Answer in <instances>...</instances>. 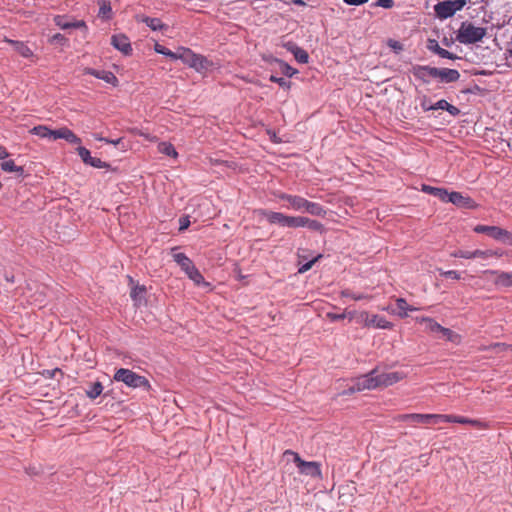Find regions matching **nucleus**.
Instances as JSON below:
<instances>
[{
    "mask_svg": "<svg viewBox=\"0 0 512 512\" xmlns=\"http://www.w3.org/2000/svg\"><path fill=\"white\" fill-rule=\"evenodd\" d=\"M428 419L426 421V424H439L442 422H448L449 421V415H442V414H426Z\"/></svg>",
    "mask_w": 512,
    "mask_h": 512,
    "instance_id": "f704fd0d",
    "label": "nucleus"
},
{
    "mask_svg": "<svg viewBox=\"0 0 512 512\" xmlns=\"http://www.w3.org/2000/svg\"><path fill=\"white\" fill-rule=\"evenodd\" d=\"M440 274L444 276L445 278H451L458 280L461 278V275L458 271L455 270H448V271H441Z\"/></svg>",
    "mask_w": 512,
    "mask_h": 512,
    "instance_id": "8fccbe9b",
    "label": "nucleus"
},
{
    "mask_svg": "<svg viewBox=\"0 0 512 512\" xmlns=\"http://www.w3.org/2000/svg\"><path fill=\"white\" fill-rule=\"evenodd\" d=\"M476 233H484L504 244L512 245V233L498 226L477 225L474 227Z\"/></svg>",
    "mask_w": 512,
    "mask_h": 512,
    "instance_id": "0eeeda50",
    "label": "nucleus"
},
{
    "mask_svg": "<svg viewBox=\"0 0 512 512\" xmlns=\"http://www.w3.org/2000/svg\"><path fill=\"white\" fill-rule=\"evenodd\" d=\"M449 195H450V192H448L447 190H445L443 188H438L436 190V193H435L434 196L438 197L443 202H448L449 201Z\"/></svg>",
    "mask_w": 512,
    "mask_h": 512,
    "instance_id": "49530a36",
    "label": "nucleus"
},
{
    "mask_svg": "<svg viewBox=\"0 0 512 512\" xmlns=\"http://www.w3.org/2000/svg\"><path fill=\"white\" fill-rule=\"evenodd\" d=\"M67 129H68L67 127H62L57 130H51V138L50 139H52V140L64 139Z\"/></svg>",
    "mask_w": 512,
    "mask_h": 512,
    "instance_id": "37998d69",
    "label": "nucleus"
},
{
    "mask_svg": "<svg viewBox=\"0 0 512 512\" xmlns=\"http://www.w3.org/2000/svg\"><path fill=\"white\" fill-rule=\"evenodd\" d=\"M437 189H438L437 187H432V186H427V185H423V188H422V190L424 192H427L431 195H435Z\"/></svg>",
    "mask_w": 512,
    "mask_h": 512,
    "instance_id": "69168bd1",
    "label": "nucleus"
},
{
    "mask_svg": "<svg viewBox=\"0 0 512 512\" xmlns=\"http://www.w3.org/2000/svg\"><path fill=\"white\" fill-rule=\"evenodd\" d=\"M378 388L379 387H388L403 379L404 375L401 372H385L379 374L376 373Z\"/></svg>",
    "mask_w": 512,
    "mask_h": 512,
    "instance_id": "f8f14e48",
    "label": "nucleus"
},
{
    "mask_svg": "<svg viewBox=\"0 0 512 512\" xmlns=\"http://www.w3.org/2000/svg\"><path fill=\"white\" fill-rule=\"evenodd\" d=\"M388 45L391 49H393L395 52H400L403 50V45L399 41L396 40H389Z\"/></svg>",
    "mask_w": 512,
    "mask_h": 512,
    "instance_id": "5fc2aeb1",
    "label": "nucleus"
},
{
    "mask_svg": "<svg viewBox=\"0 0 512 512\" xmlns=\"http://www.w3.org/2000/svg\"><path fill=\"white\" fill-rule=\"evenodd\" d=\"M9 156V153L7 152V150L0 146V159L3 160L5 158H7Z\"/></svg>",
    "mask_w": 512,
    "mask_h": 512,
    "instance_id": "774afa93",
    "label": "nucleus"
},
{
    "mask_svg": "<svg viewBox=\"0 0 512 512\" xmlns=\"http://www.w3.org/2000/svg\"><path fill=\"white\" fill-rule=\"evenodd\" d=\"M190 225V220L189 218L186 216V217H181L179 219V230L180 231H184L185 229H187Z\"/></svg>",
    "mask_w": 512,
    "mask_h": 512,
    "instance_id": "4d7b16f0",
    "label": "nucleus"
},
{
    "mask_svg": "<svg viewBox=\"0 0 512 512\" xmlns=\"http://www.w3.org/2000/svg\"><path fill=\"white\" fill-rule=\"evenodd\" d=\"M84 72L86 74L93 75L94 77L104 80L106 83L112 84L116 86L118 84L117 77L110 71L104 70H95L93 68H85Z\"/></svg>",
    "mask_w": 512,
    "mask_h": 512,
    "instance_id": "2eb2a0df",
    "label": "nucleus"
},
{
    "mask_svg": "<svg viewBox=\"0 0 512 512\" xmlns=\"http://www.w3.org/2000/svg\"><path fill=\"white\" fill-rule=\"evenodd\" d=\"M465 4V0L442 1L434 6V11L438 18L447 19L452 17L457 11L462 10Z\"/></svg>",
    "mask_w": 512,
    "mask_h": 512,
    "instance_id": "39448f33",
    "label": "nucleus"
},
{
    "mask_svg": "<svg viewBox=\"0 0 512 512\" xmlns=\"http://www.w3.org/2000/svg\"><path fill=\"white\" fill-rule=\"evenodd\" d=\"M448 422H455V423H460V424H469V425H472V426H475V427H481L482 426L481 422L478 421V420H473V419H469V418H466V417L454 416V415H449V421Z\"/></svg>",
    "mask_w": 512,
    "mask_h": 512,
    "instance_id": "cd10ccee",
    "label": "nucleus"
},
{
    "mask_svg": "<svg viewBox=\"0 0 512 512\" xmlns=\"http://www.w3.org/2000/svg\"><path fill=\"white\" fill-rule=\"evenodd\" d=\"M400 419L413 424H426L428 417L426 414H404Z\"/></svg>",
    "mask_w": 512,
    "mask_h": 512,
    "instance_id": "393cba45",
    "label": "nucleus"
},
{
    "mask_svg": "<svg viewBox=\"0 0 512 512\" xmlns=\"http://www.w3.org/2000/svg\"><path fill=\"white\" fill-rule=\"evenodd\" d=\"M260 214L270 224H278L282 227L296 228L298 216H289L281 212H274L270 210H260Z\"/></svg>",
    "mask_w": 512,
    "mask_h": 512,
    "instance_id": "423d86ee",
    "label": "nucleus"
},
{
    "mask_svg": "<svg viewBox=\"0 0 512 512\" xmlns=\"http://www.w3.org/2000/svg\"><path fill=\"white\" fill-rule=\"evenodd\" d=\"M486 35V28L477 27L469 22H463L458 30L456 39L462 44H474Z\"/></svg>",
    "mask_w": 512,
    "mask_h": 512,
    "instance_id": "f03ea898",
    "label": "nucleus"
},
{
    "mask_svg": "<svg viewBox=\"0 0 512 512\" xmlns=\"http://www.w3.org/2000/svg\"><path fill=\"white\" fill-rule=\"evenodd\" d=\"M343 2L345 4L351 5V6H359V5H363L366 2H368V0H343Z\"/></svg>",
    "mask_w": 512,
    "mask_h": 512,
    "instance_id": "bf43d9fd",
    "label": "nucleus"
},
{
    "mask_svg": "<svg viewBox=\"0 0 512 512\" xmlns=\"http://www.w3.org/2000/svg\"><path fill=\"white\" fill-rule=\"evenodd\" d=\"M451 256L455 258L472 259V251L456 250L451 253Z\"/></svg>",
    "mask_w": 512,
    "mask_h": 512,
    "instance_id": "79ce46f5",
    "label": "nucleus"
},
{
    "mask_svg": "<svg viewBox=\"0 0 512 512\" xmlns=\"http://www.w3.org/2000/svg\"><path fill=\"white\" fill-rule=\"evenodd\" d=\"M437 48H441L438 45L437 41L436 40H430L429 41V45H428V49L436 54Z\"/></svg>",
    "mask_w": 512,
    "mask_h": 512,
    "instance_id": "e2e57ef3",
    "label": "nucleus"
},
{
    "mask_svg": "<svg viewBox=\"0 0 512 512\" xmlns=\"http://www.w3.org/2000/svg\"><path fill=\"white\" fill-rule=\"evenodd\" d=\"M77 151H78L80 158L82 159V161L85 164H88V165H90L92 167H96V168L104 167L105 163L102 162L99 158L92 157L90 154V151L88 149H86L85 147L80 146V147H78Z\"/></svg>",
    "mask_w": 512,
    "mask_h": 512,
    "instance_id": "f3484780",
    "label": "nucleus"
},
{
    "mask_svg": "<svg viewBox=\"0 0 512 512\" xmlns=\"http://www.w3.org/2000/svg\"><path fill=\"white\" fill-rule=\"evenodd\" d=\"M50 42L52 44H60V45H64L66 42H67V39L65 38L64 35L60 34V33H57L55 35H53L50 39Z\"/></svg>",
    "mask_w": 512,
    "mask_h": 512,
    "instance_id": "09e8293b",
    "label": "nucleus"
},
{
    "mask_svg": "<svg viewBox=\"0 0 512 512\" xmlns=\"http://www.w3.org/2000/svg\"><path fill=\"white\" fill-rule=\"evenodd\" d=\"M1 168L5 172H16V173H23V168L20 166H16L13 160L4 161L1 163Z\"/></svg>",
    "mask_w": 512,
    "mask_h": 512,
    "instance_id": "72a5a7b5",
    "label": "nucleus"
},
{
    "mask_svg": "<svg viewBox=\"0 0 512 512\" xmlns=\"http://www.w3.org/2000/svg\"><path fill=\"white\" fill-rule=\"evenodd\" d=\"M448 102L444 99H441L439 101H437L435 104H433V110H438V109H441V110H446L448 109Z\"/></svg>",
    "mask_w": 512,
    "mask_h": 512,
    "instance_id": "6e6d98bb",
    "label": "nucleus"
},
{
    "mask_svg": "<svg viewBox=\"0 0 512 512\" xmlns=\"http://www.w3.org/2000/svg\"><path fill=\"white\" fill-rule=\"evenodd\" d=\"M146 289L144 286L136 285L132 288L130 296L136 306H139L144 301Z\"/></svg>",
    "mask_w": 512,
    "mask_h": 512,
    "instance_id": "5701e85b",
    "label": "nucleus"
},
{
    "mask_svg": "<svg viewBox=\"0 0 512 512\" xmlns=\"http://www.w3.org/2000/svg\"><path fill=\"white\" fill-rule=\"evenodd\" d=\"M54 22L61 29L71 28V22L66 21L62 16H56Z\"/></svg>",
    "mask_w": 512,
    "mask_h": 512,
    "instance_id": "c03bdc74",
    "label": "nucleus"
},
{
    "mask_svg": "<svg viewBox=\"0 0 512 512\" xmlns=\"http://www.w3.org/2000/svg\"><path fill=\"white\" fill-rule=\"evenodd\" d=\"M327 317L329 319H331L332 321H338V320H342V319L346 318V314H343V313H341V314L328 313Z\"/></svg>",
    "mask_w": 512,
    "mask_h": 512,
    "instance_id": "13d9d810",
    "label": "nucleus"
},
{
    "mask_svg": "<svg viewBox=\"0 0 512 512\" xmlns=\"http://www.w3.org/2000/svg\"><path fill=\"white\" fill-rule=\"evenodd\" d=\"M321 258V255H318L317 257L313 258L311 261L303 264L300 268H299V273H305L306 271L310 270L313 266V264L315 262L318 261V259Z\"/></svg>",
    "mask_w": 512,
    "mask_h": 512,
    "instance_id": "de8ad7c7",
    "label": "nucleus"
},
{
    "mask_svg": "<svg viewBox=\"0 0 512 512\" xmlns=\"http://www.w3.org/2000/svg\"><path fill=\"white\" fill-rule=\"evenodd\" d=\"M30 132L40 138H51V129L44 125L35 126L30 130Z\"/></svg>",
    "mask_w": 512,
    "mask_h": 512,
    "instance_id": "2f4dec72",
    "label": "nucleus"
},
{
    "mask_svg": "<svg viewBox=\"0 0 512 512\" xmlns=\"http://www.w3.org/2000/svg\"><path fill=\"white\" fill-rule=\"evenodd\" d=\"M434 78L439 79L443 83H452L460 78V74L455 69L435 67Z\"/></svg>",
    "mask_w": 512,
    "mask_h": 512,
    "instance_id": "4468645a",
    "label": "nucleus"
},
{
    "mask_svg": "<svg viewBox=\"0 0 512 512\" xmlns=\"http://www.w3.org/2000/svg\"><path fill=\"white\" fill-rule=\"evenodd\" d=\"M417 308L410 306L407 304L406 300L403 298H398L396 300V310L393 312L400 317H406L408 311H415Z\"/></svg>",
    "mask_w": 512,
    "mask_h": 512,
    "instance_id": "4be33fe9",
    "label": "nucleus"
},
{
    "mask_svg": "<svg viewBox=\"0 0 512 512\" xmlns=\"http://www.w3.org/2000/svg\"><path fill=\"white\" fill-rule=\"evenodd\" d=\"M300 227H307L310 230L319 232H323L324 230L323 225L320 222L304 216H298L296 228Z\"/></svg>",
    "mask_w": 512,
    "mask_h": 512,
    "instance_id": "a211bd4d",
    "label": "nucleus"
},
{
    "mask_svg": "<svg viewBox=\"0 0 512 512\" xmlns=\"http://www.w3.org/2000/svg\"><path fill=\"white\" fill-rule=\"evenodd\" d=\"M493 348L496 349L497 351H504L506 349H511L512 350V345H506L504 343H495L493 345Z\"/></svg>",
    "mask_w": 512,
    "mask_h": 512,
    "instance_id": "052dcab7",
    "label": "nucleus"
},
{
    "mask_svg": "<svg viewBox=\"0 0 512 512\" xmlns=\"http://www.w3.org/2000/svg\"><path fill=\"white\" fill-rule=\"evenodd\" d=\"M142 21L154 31L167 28L158 18L144 17Z\"/></svg>",
    "mask_w": 512,
    "mask_h": 512,
    "instance_id": "c85d7f7f",
    "label": "nucleus"
},
{
    "mask_svg": "<svg viewBox=\"0 0 512 512\" xmlns=\"http://www.w3.org/2000/svg\"><path fill=\"white\" fill-rule=\"evenodd\" d=\"M307 213L313 215V216H324L326 214L325 209L316 202H307L306 211Z\"/></svg>",
    "mask_w": 512,
    "mask_h": 512,
    "instance_id": "a878e982",
    "label": "nucleus"
},
{
    "mask_svg": "<svg viewBox=\"0 0 512 512\" xmlns=\"http://www.w3.org/2000/svg\"><path fill=\"white\" fill-rule=\"evenodd\" d=\"M451 115L456 116L459 114V109L451 104H448V109H446Z\"/></svg>",
    "mask_w": 512,
    "mask_h": 512,
    "instance_id": "338daca9",
    "label": "nucleus"
},
{
    "mask_svg": "<svg viewBox=\"0 0 512 512\" xmlns=\"http://www.w3.org/2000/svg\"><path fill=\"white\" fill-rule=\"evenodd\" d=\"M173 259L185 273L191 270L194 266L193 262L184 253H174Z\"/></svg>",
    "mask_w": 512,
    "mask_h": 512,
    "instance_id": "412c9836",
    "label": "nucleus"
},
{
    "mask_svg": "<svg viewBox=\"0 0 512 512\" xmlns=\"http://www.w3.org/2000/svg\"><path fill=\"white\" fill-rule=\"evenodd\" d=\"M489 257H493V253L491 249L488 250H474L472 251V259L474 258H481V259H487Z\"/></svg>",
    "mask_w": 512,
    "mask_h": 512,
    "instance_id": "4c0bfd02",
    "label": "nucleus"
},
{
    "mask_svg": "<svg viewBox=\"0 0 512 512\" xmlns=\"http://www.w3.org/2000/svg\"><path fill=\"white\" fill-rule=\"evenodd\" d=\"M175 60H181L198 72L207 71L211 63L203 56L195 54L189 48L180 47L176 50Z\"/></svg>",
    "mask_w": 512,
    "mask_h": 512,
    "instance_id": "f257e3e1",
    "label": "nucleus"
},
{
    "mask_svg": "<svg viewBox=\"0 0 512 512\" xmlns=\"http://www.w3.org/2000/svg\"><path fill=\"white\" fill-rule=\"evenodd\" d=\"M99 15L103 18H109L111 12L110 2L108 0H99Z\"/></svg>",
    "mask_w": 512,
    "mask_h": 512,
    "instance_id": "c9c22d12",
    "label": "nucleus"
},
{
    "mask_svg": "<svg viewBox=\"0 0 512 512\" xmlns=\"http://www.w3.org/2000/svg\"><path fill=\"white\" fill-rule=\"evenodd\" d=\"M113 379L117 382H122L131 388H143L145 390L150 388L149 381L144 376L125 368L118 369L115 372Z\"/></svg>",
    "mask_w": 512,
    "mask_h": 512,
    "instance_id": "7ed1b4c3",
    "label": "nucleus"
},
{
    "mask_svg": "<svg viewBox=\"0 0 512 512\" xmlns=\"http://www.w3.org/2000/svg\"><path fill=\"white\" fill-rule=\"evenodd\" d=\"M186 275L198 286H210V284L204 280L202 274L195 266H193L192 269L186 273Z\"/></svg>",
    "mask_w": 512,
    "mask_h": 512,
    "instance_id": "b1692460",
    "label": "nucleus"
},
{
    "mask_svg": "<svg viewBox=\"0 0 512 512\" xmlns=\"http://www.w3.org/2000/svg\"><path fill=\"white\" fill-rule=\"evenodd\" d=\"M343 314H346V317L349 318L350 321L355 320L357 322V315H359L356 311H346Z\"/></svg>",
    "mask_w": 512,
    "mask_h": 512,
    "instance_id": "0e129e2a",
    "label": "nucleus"
},
{
    "mask_svg": "<svg viewBox=\"0 0 512 512\" xmlns=\"http://www.w3.org/2000/svg\"><path fill=\"white\" fill-rule=\"evenodd\" d=\"M285 454L293 457V461L298 467L300 473L312 477H319L321 475L319 464L317 462H306L302 460L297 453L292 451H286Z\"/></svg>",
    "mask_w": 512,
    "mask_h": 512,
    "instance_id": "1a4fd4ad",
    "label": "nucleus"
},
{
    "mask_svg": "<svg viewBox=\"0 0 512 512\" xmlns=\"http://www.w3.org/2000/svg\"><path fill=\"white\" fill-rule=\"evenodd\" d=\"M281 68L282 72L289 77H292L297 72L296 69L292 68L286 63H282Z\"/></svg>",
    "mask_w": 512,
    "mask_h": 512,
    "instance_id": "603ef678",
    "label": "nucleus"
},
{
    "mask_svg": "<svg viewBox=\"0 0 512 512\" xmlns=\"http://www.w3.org/2000/svg\"><path fill=\"white\" fill-rule=\"evenodd\" d=\"M417 321H419L421 323H425L426 329L430 332L439 333L440 330L442 329V326L439 323H437L436 321H434L432 318H429V317L417 318Z\"/></svg>",
    "mask_w": 512,
    "mask_h": 512,
    "instance_id": "bb28decb",
    "label": "nucleus"
},
{
    "mask_svg": "<svg viewBox=\"0 0 512 512\" xmlns=\"http://www.w3.org/2000/svg\"><path fill=\"white\" fill-rule=\"evenodd\" d=\"M421 107L425 111L433 110V104H430L427 98H424L421 102Z\"/></svg>",
    "mask_w": 512,
    "mask_h": 512,
    "instance_id": "680f3d73",
    "label": "nucleus"
},
{
    "mask_svg": "<svg viewBox=\"0 0 512 512\" xmlns=\"http://www.w3.org/2000/svg\"><path fill=\"white\" fill-rule=\"evenodd\" d=\"M497 282L505 286H512V274L502 273L499 275Z\"/></svg>",
    "mask_w": 512,
    "mask_h": 512,
    "instance_id": "a19ab883",
    "label": "nucleus"
},
{
    "mask_svg": "<svg viewBox=\"0 0 512 512\" xmlns=\"http://www.w3.org/2000/svg\"><path fill=\"white\" fill-rule=\"evenodd\" d=\"M393 5H394L393 0H377V2L375 3V6L386 8V9L392 8Z\"/></svg>",
    "mask_w": 512,
    "mask_h": 512,
    "instance_id": "864d4df0",
    "label": "nucleus"
},
{
    "mask_svg": "<svg viewBox=\"0 0 512 512\" xmlns=\"http://www.w3.org/2000/svg\"><path fill=\"white\" fill-rule=\"evenodd\" d=\"M5 42L13 45L14 50L24 58H31L33 56L32 50L25 43L11 39H5Z\"/></svg>",
    "mask_w": 512,
    "mask_h": 512,
    "instance_id": "6ab92c4d",
    "label": "nucleus"
},
{
    "mask_svg": "<svg viewBox=\"0 0 512 512\" xmlns=\"http://www.w3.org/2000/svg\"><path fill=\"white\" fill-rule=\"evenodd\" d=\"M64 140H66L67 142H69L71 144H80L81 143V139L70 129H67V131L65 133Z\"/></svg>",
    "mask_w": 512,
    "mask_h": 512,
    "instance_id": "ea45409f",
    "label": "nucleus"
},
{
    "mask_svg": "<svg viewBox=\"0 0 512 512\" xmlns=\"http://www.w3.org/2000/svg\"><path fill=\"white\" fill-rule=\"evenodd\" d=\"M439 333L441 334L442 338H445L453 343H458L460 341V336L458 334L443 326Z\"/></svg>",
    "mask_w": 512,
    "mask_h": 512,
    "instance_id": "473e14b6",
    "label": "nucleus"
},
{
    "mask_svg": "<svg viewBox=\"0 0 512 512\" xmlns=\"http://www.w3.org/2000/svg\"><path fill=\"white\" fill-rule=\"evenodd\" d=\"M376 373L377 369H374L365 375L355 378L353 380V385H351L347 390H344L341 394H352L355 392L378 388Z\"/></svg>",
    "mask_w": 512,
    "mask_h": 512,
    "instance_id": "20e7f679",
    "label": "nucleus"
},
{
    "mask_svg": "<svg viewBox=\"0 0 512 512\" xmlns=\"http://www.w3.org/2000/svg\"><path fill=\"white\" fill-rule=\"evenodd\" d=\"M357 323L367 327H375L380 329L392 328V323L387 321L384 317L379 315H370L366 311L360 312L359 315H357Z\"/></svg>",
    "mask_w": 512,
    "mask_h": 512,
    "instance_id": "6e6552de",
    "label": "nucleus"
},
{
    "mask_svg": "<svg viewBox=\"0 0 512 512\" xmlns=\"http://www.w3.org/2000/svg\"><path fill=\"white\" fill-rule=\"evenodd\" d=\"M103 391V386L100 382L92 383L89 388L86 390V395L91 398H97Z\"/></svg>",
    "mask_w": 512,
    "mask_h": 512,
    "instance_id": "7c9ffc66",
    "label": "nucleus"
},
{
    "mask_svg": "<svg viewBox=\"0 0 512 512\" xmlns=\"http://www.w3.org/2000/svg\"><path fill=\"white\" fill-rule=\"evenodd\" d=\"M158 151L167 156L177 157V152L171 143L161 142L158 144Z\"/></svg>",
    "mask_w": 512,
    "mask_h": 512,
    "instance_id": "c756f323",
    "label": "nucleus"
},
{
    "mask_svg": "<svg viewBox=\"0 0 512 512\" xmlns=\"http://www.w3.org/2000/svg\"><path fill=\"white\" fill-rule=\"evenodd\" d=\"M278 197L280 200L286 201L288 203L286 205V208L292 209L295 211H299V212L306 211V206H307V202H308L307 199H305L301 196H298V195H291V194H286V193H281V194H279Z\"/></svg>",
    "mask_w": 512,
    "mask_h": 512,
    "instance_id": "9d476101",
    "label": "nucleus"
},
{
    "mask_svg": "<svg viewBox=\"0 0 512 512\" xmlns=\"http://www.w3.org/2000/svg\"><path fill=\"white\" fill-rule=\"evenodd\" d=\"M436 54L438 56H440L441 58H446V59H451V60H454L457 58L456 55L452 54L451 52H449L448 50H446L444 48H437Z\"/></svg>",
    "mask_w": 512,
    "mask_h": 512,
    "instance_id": "a18cd8bd",
    "label": "nucleus"
},
{
    "mask_svg": "<svg viewBox=\"0 0 512 512\" xmlns=\"http://www.w3.org/2000/svg\"><path fill=\"white\" fill-rule=\"evenodd\" d=\"M287 49L291 53H293L295 59L299 63L305 64V63L308 62L309 56H308V53L304 49H302V48H300V47H298V46H296L295 44H292V43H289L287 45Z\"/></svg>",
    "mask_w": 512,
    "mask_h": 512,
    "instance_id": "aec40b11",
    "label": "nucleus"
},
{
    "mask_svg": "<svg viewBox=\"0 0 512 512\" xmlns=\"http://www.w3.org/2000/svg\"><path fill=\"white\" fill-rule=\"evenodd\" d=\"M111 44L117 50L121 51L122 53H124L126 55L130 54V52L132 51L129 39L123 34H118V35L112 36Z\"/></svg>",
    "mask_w": 512,
    "mask_h": 512,
    "instance_id": "dca6fc26",
    "label": "nucleus"
},
{
    "mask_svg": "<svg viewBox=\"0 0 512 512\" xmlns=\"http://www.w3.org/2000/svg\"><path fill=\"white\" fill-rule=\"evenodd\" d=\"M459 208L473 209L476 207L475 202L468 196L459 192H450L449 201Z\"/></svg>",
    "mask_w": 512,
    "mask_h": 512,
    "instance_id": "ddd939ff",
    "label": "nucleus"
},
{
    "mask_svg": "<svg viewBox=\"0 0 512 512\" xmlns=\"http://www.w3.org/2000/svg\"><path fill=\"white\" fill-rule=\"evenodd\" d=\"M435 67L428 65H412L410 72L412 75L422 81L423 83H429L431 78H434Z\"/></svg>",
    "mask_w": 512,
    "mask_h": 512,
    "instance_id": "9b49d317",
    "label": "nucleus"
},
{
    "mask_svg": "<svg viewBox=\"0 0 512 512\" xmlns=\"http://www.w3.org/2000/svg\"><path fill=\"white\" fill-rule=\"evenodd\" d=\"M270 81H272V82H275V83L279 84V86H281V87L289 88V84H290V83H289L286 79H284V78L276 77V76H273V75H272V76L270 77Z\"/></svg>",
    "mask_w": 512,
    "mask_h": 512,
    "instance_id": "3c124183",
    "label": "nucleus"
},
{
    "mask_svg": "<svg viewBox=\"0 0 512 512\" xmlns=\"http://www.w3.org/2000/svg\"><path fill=\"white\" fill-rule=\"evenodd\" d=\"M342 295L344 297L351 298V299H353L355 301H359V300H363V299H368V300L371 299V296H369V295H364V294H361V293L356 294V293H353V292H351L349 290L343 291Z\"/></svg>",
    "mask_w": 512,
    "mask_h": 512,
    "instance_id": "58836bf2",
    "label": "nucleus"
},
{
    "mask_svg": "<svg viewBox=\"0 0 512 512\" xmlns=\"http://www.w3.org/2000/svg\"><path fill=\"white\" fill-rule=\"evenodd\" d=\"M155 51L159 54H162V55H165L173 60H175V57H176V51L173 52L171 50H169L168 48L160 45V44H155V47H154Z\"/></svg>",
    "mask_w": 512,
    "mask_h": 512,
    "instance_id": "e433bc0d",
    "label": "nucleus"
}]
</instances>
